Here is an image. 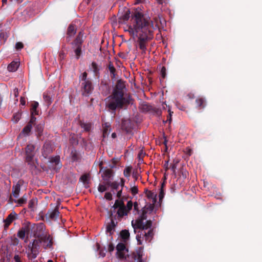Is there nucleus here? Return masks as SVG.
I'll use <instances>...</instances> for the list:
<instances>
[{
    "instance_id": "nucleus-19",
    "label": "nucleus",
    "mask_w": 262,
    "mask_h": 262,
    "mask_svg": "<svg viewBox=\"0 0 262 262\" xmlns=\"http://www.w3.org/2000/svg\"><path fill=\"white\" fill-rule=\"evenodd\" d=\"M29 227H28L21 228L17 233L18 237L22 239H24L26 233L29 231Z\"/></svg>"
},
{
    "instance_id": "nucleus-30",
    "label": "nucleus",
    "mask_w": 262,
    "mask_h": 262,
    "mask_svg": "<svg viewBox=\"0 0 262 262\" xmlns=\"http://www.w3.org/2000/svg\"><path fill=\"white\" fill-rule=\"evenodd\" d=\"M43 99H44L45 101L46 102V103L48 105H50L52 102L51 98L50 96L49 95H48L47 94L45 93L43 94Z\"/></svg>"
},
{
    "instance_id": "nucleus-55",
    "label": "nucleus",
    "mask_w": 262,
    "mask_h": 262,
    "mask_svg": "<svg viewBox=\"0 0 262 262\" xmlns=\"http://www.w3.org/2000/svg\"><path fill=\"white\" fill-rule=\"evenodd\" d=\"M103 17H104L103 15V14H102V15H101V17H100V18L102 19H103Z\"/></svg>"
},
{
    "instance_id": "nucleus-42",
    "label": "nucleus",
    "mask_w": 262,
    "mask_h": 262,
    "mask_svg": "<svg viewBox=\"0 0 262 262\" xmlns=\"http://www.w3.org/2000/svg\"><path fill=\"white\" fill-rule=\"evenodd\" d=\"M196 102L199 106H201L204 103V100L202 99H197L196 100Z\"/></svg>"
},
{
    "instance_id": "nucleus-44",
    "label": "nucleus",
    "mask_w": 262,
    "mask_h": 262,
    "mask_svg": "<svg viewBox=\"0 0 262 262\" xmlns=\"http://www.w3.org/2000/svg\"><path fill=\"white\" fill-rule=\"evenodd\" d=\"M13 94L14 95L15 97H17L18 95V89L15 88L13 90Z\"/></svg>"
},
{
    "instance_id": "nucleus-37",
    "label": "nucleus",
    "mask_w": 262,
    "mask_h": 262,
    "mask_svg": "<svg viewBox=\"0 0 262 262\" xmlns=\"http://www.w3.org/2000/svg\"><path fill=\"white\" fill-rule=\"evenodd\" d=\"M45 229V225L43 224H39L37 227V230L39 231H43Z\"/></svg>"
},
{
    "instance_id": "nucleus-7",
    "label": "nucleus",
    "mask_w": 262,
    "mask_h": 262,
    "mask_svg": "<svg viewBox=\"0 0 262 262\" xmlns=\"http://www.w3.org/2000/svg\"><path fill=\"white\" fill-rule=\"evenodd\" d=\"M113 207L115 209L118 208L117 211L118 216L121 217L127 215V210L126 207L124 205L123 202L122 200H117L113 205Z\"/></svg>"
},
{
    "instance_id": "nucleus-52",
    "label": "nucleus",
    "mask_w": 262,
    "mask_h": 262,
    "mask_svg": "<svg viewBox=\"0 0 262 262\" xmlns=\"http://www.w3.org/2000/svg\"><path fill=\"white\" fill-rule=\"evenodd\" d=\"M15 259L16 260V262H20V261L18 260V256H15L14 257Z\"/></svg>"
},
{
    "instance_id": "nucleus-16",
    "label": "nucleus",
    "mask_w": 262,
    "mask_h": 262,
    "mask_svg": "<svg viewBox=\"0 0 262 262\" xmlns=\"http://www.w3.org/2000/svg\"><path fill=\"white\" fill-rule=\"evenodd\" d=\"M83 85L84 93L88 95L92 92V86L91 83L90 81H85V82H82Z\"/></svg>"
},
{
    "instance_id": "nucleus-8",
    "label": "nucleus",
    "mask_w": 262,
    "mask_h": 262,
    "mask_svg": "<svg viewBox=\"0 0 262 262\" xmlns=\"http://www.w3.org/2000/svg\"><path fill=\"white\" fill-rule=\"evenodd\" d=\"M26 161L30 165H35L33 157L34 155V146L28 145L26 148Z\"/></svg>"
},
{
    "instance_id": "nucleus-1",
    "label": "nucleus",
    "mask_w": 262,
    "mask_h": 262,
    "mask_svg": "<svg viewBox=\"0 0 262 262\" xmlns=\"http://www.w3.org/2000/svg\"><path fill=\"white\" fill-rule=\"evenodd\" d=\"M130 21L131 24L125 31H128L133 37H138L139 48L144 52L146 49L145 41L152 38L154 30L158 28L157 23H154L150 18L139 12H135Z\"/></svg>"
},
{
    "instance_id": "nucleus-28",
    "label": "nucleus",
    "mask_w": 262,
    "mask_h": 262,
    "mask_svg": "<svg viewBox=\"0 0 262 262\" xmlns=\"http://www.w3.org/2000/svg\"><path fill=\"white\" fill-rule=\"evenodd\" d=\"M76 58L78 59L81 54V48L79 45L77 46V47L74 50Z\"/></svg>"
},
{
    "instance_id": "nucleus-36",
    "label": "nucleus",
    "mask_w": 262,
    "mask_h": 262,
    "mask_svg": "<svg viewBox=\"0 0 262 262\" xmlns=\"http://www.w3.org/2000/svg\"><path fill=\"white\" fill-rule=\"evenodd\" d=\"M20 118V115L19 114H16L14 115L13 118V121L14 122H17Z\"/></svg>"
},
{
    "instance_id": "nucleus-57",
    "label": "nucleus",
    "mask_w": 262,
    "mask_h": 262,
    "mask_svg": "<svg viewBox=\"0 0 262 262\" xmlns=\"http://www.w3.org/2000/svg\"><path fill=\"white\" fill-rule=\"evenodd\" d=\"M97 246L98 249H99V245L98 244H97Z\"/></svg>"
},
{
    "instance_id": "nucleus-48",
    "label": "nucleus",
    "mask_w": 262,
    "mask_h": 262,
    "mask_svg": "<svg viewBox=\"0 0 262 262\" xmlns=\"http://www.w3.org/2000/svg\"><path fill=\"white\" fill-rule=\"evenodd\" d=\"M99 254H100V256L101 257H104V256H105V253L104 252V251H102V250H101V251H100Z\"/></svg>"
},
{
    "instance_id": "nucleus-23",
    "label": "nucleus",
    "mask_w": 262,
    "mask_h": 262,
    "mask_svg": "<svg viewBox=\"0 0 262 262\" xmlns=\"http://www.w3.org/2000/svg\"><path fill=\"white\" fill-rule=\"evenodd\" d=\"M38 103L37 102H33L32 104L31 112L32 117H34L33 116L36 115L38 114V112L37 111V108L38 106Z\"/></svg>"
},
{
    "instance_id": "nucleus-32",
    "label": "nucleus",
    "mask_w": 262,
    "mask_h": 262,
    "mask_svg": "<svg viewBox=\"0 0 262 262\" xmlns=\"http://www.w3.org/2000/svg\"><path fill=\"white\" fill-rule=\"evenodd\" d=\"M81 126L85 131H89L91 128V125L89 123H81Z\"/></svg>"
},
{
    "instance_id": "nucleus-58",
    "label": "nucleus",
    "mask_w": 262,
    "mask_h": 262,
    "mask_svg": "<svg viewBox=\"0 0 262 262\" xmlns=\"http://www.w3.org/2000/svg\"><path fill=\"white\" fill-rule=\"evenodd\" d=\"M48 262H53L52 260H49Z\"/></svg>"
},
{
    "instance_id": "nucleus-46",
    "label": "nucleus",
    "mask_w": 262,
    "mask_h": 262,
    "mask_svg": "<svg viewBox=\"0 0 262 262\" xmlns=\"http://www.w3.org/2000/svg\"><path fill=\"white\" fill-rule=\"evenodd\" d=\"M159 196L160 200H161L164 197V192H163V191L162 190H161V191L159 193Z\"/></svg>"
},
{
    "instance_id": "nucleus-41",
    "label": "nucleus",
    "mask_w": 262,
    "mask_h": 262,
    "mask_svg": "<svg viewBox=\"0 0 262 262\" xmlns=\"http://www.w3.org/2000/svg\"><path fill=\"white\" fill-rule=\"evenodd\" d=\"M161 74L163 78H164L166 75V69L164 67H162L161 70Z\"/></svg>"
},
{
    "instance_id": "nucleus-22",
    "label": "nucleus",
    "mask_w": 262,
    "mask_h": 262,
    "mask_svg": "<svg viewBox=\"0 0 262 262\" xmlns=\"http://www.w3.org/2000/svg\"><path fill=\"white\" fill-rule=\"evenodd\" d=\"M112 176V171L111 169L105 170L102 174V178L104 181H109V179Z\"/></svg>"
},
{
    "instance_id": "nucleus-51",
    "label": "nucleus",
    "mask_w": 262,
    "mask_h": 262,
    "mask_svg": "<svg viewBox=\"0 0 262 262\" xmlns=\"http://www.w3.org/2000/svg\"><path fill=\"white\" fill-rule=\"evenodd\" d=\"M81 179L83 181H86V177L85 176H82V177L81 178Z\"/></svg>"
},
{
    "instance_id": "nucleus-10",
    "label": "nucleus",
    "mask_w": 262,
    "mask_h": 262,
    "mask_svg": "<svg viewBox=\"0 0 262 262\" xmlns=\"http://www.w3.org/2000/svg\"><path fill=\"white\" fill-rule=\"evenodd\" d=\"M36 120V118L34 117H31V118L30 119V122L27 124L26 126H25L20 134L19 135V136H26L29 135L30 132H31V130L32 128V125L34 124V122Z\"/></svg>"
},
{
    "instance_id": "nucleus-31",
    "label": "nucleus",
    "mask_w": 262,
    "mask_h": 262,
    "mask_svg": "<svg viewBox=\"0 0 262 262\" xmlns=\"http://www.w3.org/2000/svg\"><path fill=\"white\" fill-rule=\"evenodd\" d=\"M132 168L130 167H126L124 170V175L126 177H129L130 176Z\"/></svg>"
},
{
    "instance_id": "nucleus-29",
    "label": "nucleus",
    "mask_w": 262,
    "mask_h": 262,
    "mask_svg": "<svg viewBox=\"0 0 262 262\" xmlns=\"http://www.w3.org/2000/svg\"><path fill=\"white\" fill-rule=\"evenodd\" d=\"M82 36L83 34L80 32L77 36L76 40H75V43L76 45H79L82 42Z\"/></svg>"
},
{
    "instance_id": "nucleus-5",
    "label": "nucleus",
    "mask_w": 262,
    "mask_h": 262,
    "mask_svg": "<svg viewBox=\"0 0 262 262\" xmlns=\"http://www.w3.org/2000/svg\"><path fill=\"white\" fill-rule=\"evenodd\" d=\"M124 185V182L123 179L121 180V185L117 182H113L111 183L110 187H111V192L112 194L116 195V196L120 199L122 195V187Z\"/></svg>"
},
{
    "instance_id": "nucleus-47",
    "label": "nucleus",
    "mask_w": 262,
    "mask_h": 262,
    "mask_svg": "<svg viewBox=\"0 0 262 262\" xmlns=\"http://www.w3.org/2000/svg\"><path fill=\"white\" fill-rule=\"evenodd\" d=\"M168 112H169V118H168V120L167 121H169V122H171V115H172V114L173 113L172 112H171L170 110H168Z\"/></svg>"
},
{
    "instance_id": "nucleus-53",
    "label": "nucleus",
    "mask_w": 262,
    "mask_h": 262,
    "mask_svg": "<svg viewBox=\"0 0 262 262\" xmlns=\"http://www.w3.org/2000/svg\"><path fill=\"white\" fill-rule=\"evenodd\" d=\"M112 137L113 138H115L116 137V134L114 133L112 134Z\"/></svg>"
},
{
    "instance_id": "nucleus-35",
    "label": "nucleus",
    "mask_w": 262,
    "mask_h": 262,
    "mask_svg": "<svg viewBox=\"0 0 262 262\" xmlns=\"http://www.w3.org/2000/svg\"><path fill=\"white\" fill-rule=\"evenodd\" d=\"M104 198L108 200H112L113 199V195L111 192H107L104 195Z\"/></svg>"
},
{
    "instance_id": "nucleus-25",
    "label": "nucleus",
    "mask_w": 262,
    "mask_h": 262,
    "mask_svg": "<svg viewBox=\"0 0 262 262\" xmlns=\"http://www.w3.org/2000/svg\"><path fill=\"white\" fill-rule=\"evenodd\" d=\"M110 131V124L108 123H106L103 124V137L107 136Z\"/></svg>"
},
{
    "instance_id": "nucleus-3",
    "label": "nucleus",
    "mask_w": 262,
    "mask_h": 262,
    "mask_svg": "<svg viewBox=\"0 0 262 262\" xmlns=\"http://www.w3.org/2000/svg\"><path fill=\"white\" fill-rule=\"evenodd\" d=\"M125 102L123 93L113 91L112 94L106 99V106L109 110L115 111L118 108L122 107Z\"/></svg>"
},
{
    "instance_id": "nucleus-24",
    "label": "nucleus",
    "mask_w": 262,
    "mask_h": 262,
    "mask_svg": "<svg viewBox=\"0 0 262 262\" xmlns=\"http://www.w3.org/2000/svg\"><path fill=\"white\" fill-rule=\"evenodd\" d=\"M75 33H76L75 27L73 25H71L70 26H69L68 29L67 35H68V37H72L75 35Z\"/></svg>"
},
{
    "instance_id": "nucleus-38",
    "label": "nucleus",
    "mask_w": 262,
    "mask_h": 262,
    "mask_svg": "<svg viewBox=\"0 0 262 262\" xmlns=\"http://www.w3.org/2000/svg\"><path fill=\"white\" fill-rule=\"evenodd\" d=\"M86 76H87L86 73V72L83 73L82 77L81 78V80L82 81V82H85V81H88V80H86Z\"/></svg>"
},
{
    "instance_id": "nucleus-20",
    "label": "nucleus",
    "mask_w": 262,
    "mask_h": 262,
    "mask_svg": "<svg viewBox=\"0 0 262 262\" xmlns=\"http://www.w3.org/2000/svg\"><path fill=\"white\" fill-rule=\"evenodd\" d=\"M52 150L51 146L49 143H46L42 148V154L45 157H46L48 154Z\"/></svg>"
},
{
    "instance_id": "nucleus-12",
    "label": "nucleus",
    "mask_w": 262,
    "mask_h": 262,
    "mask_svg": "<svg viewBox=\"0 0 262 262\" xmlns=\"http://www.w3.org/2000/svg\"><path fill=\"white\" fill-rule=\"evenodd\" d=\"M143 251L142 248H139L136 252L134 253L132 258H134V262H143L142 260V256Z\"/></svg>"
},
{
    "instance_id": "nucleus-21",
    "label": "nucleus",
    "mask_w": 262,
    "mask_h": 262,
    "mask_svg": "<svg viewBox=\"0 0 262 262\" xmlns=\"http://www.w3.org/2000/svg\"><path fill=\"white\" fill-rule=\"evenodd\" d=\"M125 85L123 81L121 80H118L117 81V84L116 85L115 88L114 89L113 91H117L123 93V89L124 88Z\"/></svg>"
},
{
    "instance_id": "nucleus-56",
    "label": "nucleus",
    "mask_w": 262,
    "mask_h": 262,
    "mask_svg": "<svg viewBox=\"0 0 262 262\" xmlns=\"http://www.w3.org/2000/svg\"><path fill=\"white\" fill-rule=\"evenodd\" d=\"M3 3H6L7 2V0H2Z\"/></svg>"
},
{
    "instance_id": "nucleus-17",
    "label": "nucleus",
    "mask_w": 262,
    "mask_h": 262,
    "mask_svg": "<svg viewBox=\"0 0 262 262\" xmlns=\"http://www.w3.org/2000/svg\"><path fill=\"white\" fill-rule=\"evenodd\" d=\"M49 217L52 220H56L59 216V212L57 209L49 211L48 213Z\"/></svg>"
},
{
    "instance_id": "nucleus-40",
    "label": "nucleus",
    "mask_w": 262,
    "mask_h": 262,
    "mask_svg": "<svg viewBox=\"0 0 262 262\" xmlns=\"http://www.w3.org/2000/svg\"><path fill=\"white\" fill-rule=\"evenodd\" d=\"M131 191L133 194H136L138 193V188L136 186H133L131 188Z\"/></svg>"
},
{
    "instance_id": "nucleus-45",
    "label": "nucleus",
    "mask_w": 262,
    "mask_h": 262,
    "mask_svg": "<svg viewBox=\"0 0 262 262\" xmlns=\"http://www.w3.org/2000/svg\"><path fill=\"white\" fill-rule=\"evenodd\" d=\"M37 129L38 130L39 134L41 133L42 131L43 127L42 125H38L36 127Z\"/></svg>"
},
{
    "instance_id": "nucleus-2",
    "label": "nucleus",
    "mask_w": 262,
    "mask_h": 262,
    "mask_svg": "<svg viewBox=\"0 0 262 262\" xmlns=\"http://www.w3.org/2000/svg\"><path fill=\"white\" fill-rule=\"evenodd\" d=\"M132 225L134 229L135 232L137 229H139L136 235V239L138 244L142 245L143 241H150L152 238L153 233L150 229L151 222L146 221L145 219L142 217L135 221L133 220Z\"/></svg>"
},
{
    "instance_id": "nucleus-43",
    "label": "nucleus",
    "mask_w": 262,
    "mask_h": 262,
    "mask_svg": "<svg viewBox=\"0 0 262 262\" xmlns=\"http://www.w3.org/2000/svg\"><path fill=\"white\" fill-rule=\"evenodd\" d=\"M132 206H133L132 203L130 201L128 202L127 203V208H126L127 211L130 210L132 208Z\"/></svg>"
},
{
    "instance_id": "nucleus-26",
    "label": "nucleus",
    "mask_w": 262,
    "mask_h": 262,
    "mask_svg": "<svg viewBox=\"0 0 262 262\" xmlns=\"http://www.w3.org/2000/svg\"><path fill=\"white\" fill-rule=\"evenodd\" d=\"M20 185L17 184L13 188V196L17 198L19 196V194L20 192Z\"/></svg>"
},
{
    "instance_id": "nucleus-54",
    "label": "nucleus",
    "mask_w": 262,
    "mask_h": 262,
    "mask_svg": "<svg viewBox=\"0 0 262 262\" xmlns=\"http://www.w3.org/2000/svg\"><path fill=\"white\" fill-rule=\"evenodd\" d=\"M111 228H111V227L108 226V227H107V231H110V232H111Z\"/></svg>"
},
{
    "instance_id": "nucleus-50",
    "label": "nucleus",
    "mask_w": 262,
    "mask_h": 262,
    "mask_svg": "<svg viewBox=\"0 0 262 262\" xmlns=\"http://www.w3.org/2000/svg\"><path fill=\"white\" fill-rule=\"evenodd\" d=\"M158 3L159 4H162L163 2H165V0H156Z\"/></svg>"
},
{
    "instance_id": "nucleus-6",
    "label": "nucleus",
    "mask_w": 262,
    "mask_h": 262,
    "mask_svg": "<svg viewBox=\"0 0 262 262\" xmlns=\"http://www.w3.org/2000/svg\"><path fill=\"white\" fill-rule=\"evenodd\" d=\"M35 235L39 238V242L42 244L44 248L47 249L52 247L53 244L52 238L49 234L46 233L39 236V235L35 234Z\"/></svg>"
},
{
    "instance_id": "nucleus-13",
    "label": "nucleus",
    "mask_w": 262,
    "mask_h": 262,
    "mask_svg": "<svg viewBox=\"0 0 262 262\" xmlns=\"http://www.w3.org/2000/svg\"><path fill=\"white\" fill-rule=\"evenodd\" d=\"M17 214L15 212H12L11 213L6 219L5 220V228H7L8 227L9 225L16 218Z\"/></svg>"
},
{
    "instance_id": "nucleus-4",
    "label": "nucleus",
    "mask_w": 262,
    "mask_h": 262,
    "mask_svg": "<svg viewBox=\"0 0 262 262\" xmlns=\"http://www.w3.org/2000/svg\"><path fill=\"white\" fill-rule=\"evenodd\" d=\"M26 253L29 259L35 258L39 253V242L34 239L30 243L26 250Z\"/></svg>"
},
{
    "instance_id": "nucleus-59",
    "label": "nucleus",
    "mask_w": 262,
    "mask_h": 262,
    "mask_svg": "<svg viewBox=\"0 0 262 262\" xmlns=\"http://www.w3.org/2000/svg\"><path fill=\"white\" fill-rule=\"evenodd\" d=\"M174 168H175V167H174V166L173 165V166H172V169H173V170H174Z\"/></svg>"
},
{
    "instance_id": "nucleus-15",
    "label": "nucleus",
    "mask_w": 262,
    "mask_h": 262,
    "mask_svg": "<svg viewBox=\"0 0 262 262\" xmlns=\"http://www.w3.org/2000/svg\"><path fill=\"white\" fill-rule=\"evenodd\" d=\"M145 194L148 199L151 201L153 206L156 202L157 194L154 192L146 190L145 191Z\"/></svg>"
},
{
    "instance_id": "nucleus-14",
    "label": "nucleus",
    "mask_w": 262,
    "mask_h": 262,
    "mask_svg": "<svg viewBox=\"0 0 262 262\" xmlns=\"http://www.w3.org/2000/svg\"><path fill=\"white\" fill-rule=\"evenodd\" d=\"M111 183L110 181H104L99 184L98 187V190L100 192H103L107 190L108 187L110 186Z\"/></svg>"
},
{
    "instance_id": "nucleus-27",
    "label": "nucleus",
    "mask_w": 262,
    "mask_h": 262,
    "mask_svg": "<svg viewBox=\"0 0 262 262\" xmlns=\"http://www.w3.org/2000/svg\"><path fill=\"white\" fill-rule=\"evenodd\" d=\"M120 236L123 240L125 242L129 238V233L126 230H122L120 233Z\"/></svg>"
},
{
    "instance_id": "nucleus-9",
    "label": "nucleus",
    "mask_w": 262,
    "mask_h": 262,
    "mask_svg": "<svg viewBox=\"0 0 262 262\" xmlns=\"http://www.w3.org/2000/svg\"><path fill=\"white\" fill-rule=\"evenodd\" d=\"M117 257L121 259L125 258L127 255L128 250L123 243H119L116 247Z\"/></svg>"
},
{
    "instance_id": "nucleus-49",
    "label": "nucleus",
    "mask_w": 262,
    "mask_h": 262,
    "mask_svg": "<svg viewBox=\"0 0 262 262\" xmlns=\"http://www.w3.org/2000/svg\"><path fill=\"white\" fill-rule=\"evenodd\" d=\"M20 103L23 105H24L25 104V101L23 98H21L20 99Z\"/></svg>"
},
{
    "instance_id": "nucleus-18",
    "label": "nucleus",
    "mask_w": 262,
    "mask_h": 262,
    "mask_svg": "<svg viewBox=\"0 0 262 262\" xmlns=\"http://www.w3.org/2000/svg\"><path fill=\"white\" fill-rule=\"evenodd\" d=\"M19 66V63L16 61H12L8 66V70L9 72H13L16 71Z\"/></svg>"
},
{
    "instance_id": "nucleus-11",
    "label": "nucleus",
    "mask_w": 262,
    "mask_h": 262,
    "mask_svg": "<svg viewBox=\"0 0 262 262\" xmlns=\"http://www.w3.org/2000/svg\"><path fill=\"white\" fill-rule=\"evenodd\" d=\"M50 167L51 168L57 170L61 167V164L60 162V159L59 157H55L52 158L50 161Z\"/></svg>"
},
{
    "instance_id": "nucleus-39",
    "label": "nucleus",
    "mask_w": 262,
    "mask_h": 262,
    "mask_svg": "<svg viewBox=\"0 0 262 262\" xmlns=\"http://www.w3.org/2000/svg\"><path fill=\"white\" fill-rule=\"evenodd\" d=\"M15 47L17 49L20 50L23 48V44L20 42H17Z\"/></svg>"
},
{
    "instance_id": "nucleus-33",
    "label": "nucleus",
    "mask_w": 262,
    "mask_h": 262,
    "mask_svg": "<svg viewBox=\"0 0 262 262\" xmlns=\"http://www.w3.org/2000/svg\"><path fill=\"white\" fill-rule=\"evenodd\" d=\"M129 14H130V12L128 10H127L125 13H124V14H123L122 16V19L123 20H127L129 19Z\"/></svg>"
},
{
    "instance_id": "nucleus-34",
    "label": "nucleus",
    "mask_w": 262,
    "mask_h": 262,
    "mask_svg": "<svg viewBox=\"0 0 262 262\" xmlns=\"http://www.w3.org/2000/svg\"><path fill=\"white\" fill-rule=\"evenodd\" d=\"M27 199L25 196H23L20 199H18L16 202H17L19 205H21L26 202Z\"/></svg>"
}]
</instances>
